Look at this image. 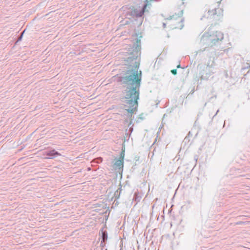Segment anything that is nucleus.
<instances>
[{
	"label": "nucleus",
	"mask_w": 250,
	"mask_h": 250,
	"mask_svg": "<svg viewBox=\"0 0 250 250\" xmlns=\"http://www.w3.org/2000/svg\"><path fill=\"white\" fill-rule=\"evenodd\" d=\"M163 26L164 28H165L166 27V24L165 23H163Z\"/></svg>",
	"instance_id": "ddd939ff"
},
{
	"label": "nucleus",
	"mask_w": 250,
	"mask_h": 250,
	"mask_svg": "<svg viewBox=\"0 0 250 250\" xmlns=\"http://www.w3.org/2000/svg\"><path fill=\"white\" fill-rule=\"evenodd\" d=\"M218 112H219V110H218L217 111V112H216V114H215V115H214V116H215V115L217 114V113H218Z\"/></svg>",
	"instance_id": "2eb2a0df"
},
{
	"label": "nucleus",
	"mask_w": 250,
	"mask_h": 250,
	"mask_svg": "<svg viewBox=\"0 0 250 250\" xmlns=\"http://www.w3.org/2000/svg\"><path fill=\"white\" fill-rule=\"evenodd\" d=\"M107 239V233L106 231H102V241L101 243L104 242Z\"/></svg>",
	"instance_id": "0eeeda50"
},
{
	"label": "nucleus",
	"mask_w": 250,
	"mask_h": 250,
	"mask_svg": "<svg viewBox=\"0 0 250 250\" xmlns=\"http://www.w3.org/2000/svg\"><path fill=\"white\" fill-rule=\"evenodd\" d=\"M124 156H125V153H124V152L122 151L121 153V157L120 158H121V159L124 160Z\"/></svg>",
	"instance_id": "9d476101"
},
{
	"label": "nucleus",
	"mask_w": 250,
	"mask_h": 250,
	"mask_svg": "<svg viewBox=\"0 0 250 250\" xmlns=\"http://www.w3.org/2000/svg\"><path fill=\"white\" fill-rule=\"evenodd\" d=\"M46 155L48 157V158L52 159L58 156H60L61 154L54 149L46 152Z\"/></svg>",
	"instance_id": "20e7f679"
},
{
	"label": "nucleus",
	"mask_w": 250,
	"mask_h": 250,
	"mask_svg": "<svg viewBox=\"0 0 250 250\" xmlns=\"http://www.w3.org/2000/svg\"><path fill=\"white\" fill-rule=\"evenodd\" d=\"M178 25L176 26L174 28H178L180 29H181L184 27V19L181 17L179 16L178 17Z\"/></svg>",
	"instance_id": "423d86ee"
},
{
	"label": "nucleus",
	"mask_w": 250,
	"mask_h": 250,
	"mask_svg": "<svg viewBox=\"0 0 250 250\" xmlns=\"http://www.w3.org/2000/svg\"><path fill=\"white\" fill-rule=\"evenodd\" d=\"M171 72L174 75H176L177 74V70L176 69H173L171 70Z\"/></svg>",
	"instance_id": "9b49d317"
},
{
	"label": "nucleus",
	"mask_w": 250,
	"mask_h": 250,
	"mask_svg": "<svg viewBox=\"0 0 250 250\" xmlns=\"http://www.w3.org/2000/svg\"><path fill=\"white\" fill-rule=\"evenodd\" d=\"M180 67V65H178V66H177V67Z\"/></svg>",
	"instance_id": "f3484780"
},
{
	"label": "nucleus",
	"mask_w": 250,
	"mask_h": 250,
	"mask_svg": "<svg viewBox=\"0 0 250 250\" xmlns=\"http://www.w3.org/2000/svg\"><path fill=\"white\" fill-rule=\"evenodd\" d=\"M134 199H135V201H137L138 202L139 201L140 198L139 197H135L133 198Z\"/></svg>",
	"instance_id": "f8f14e48"
},
{
	"label": "nucleus",
	"mask_w": 250,
	"mask_h": 250,
	"mask_svg": "<svg viewBox=\"0 0 250 250\" xmlns=\"http://www.w3.org/2000/svg\"><path fill=\"white\" fill-rule=\"evenodd\" d=\"M102 158L101 157L97 158L93 160L92 163H100L102 162Z\"/></svg>",
	"instance_id": "6e6552de"
},
{
	"label": "nucleus",
	"mask_w": 250,
	"mask_h": 250,
	"mask_svg": "<svg viewBox=\"0 0 250 250\" xmlns=\"http://www.w3.org/2000/svg\"><path fill=\"white\" fill-rule=\"evenodd\" d=\"M123 160L121 159V158H119V159L117 160L114 163V167L115 168H118L120 169L121 168H122L123 167Z\"/></svg>",
	"instance_id": "39448f33"
},
{
	"label": "nucleus",
	"mask_w": 250,
	"mask_h": 250,
	"mask_svg": "<svg viewBox=\"0 0 250 250\" xmlns=\"http://www.w3.org/2000/svg\"><path fill=\"white\" fill-rule=\"evenodd\" d=\"M223 15V10L219 7H215L209 9L207 12H205L201 20L207 19L210 21L211 22L216 23L217 21L222 19Z\"/></svg>",
	"instance_id": "7ed1b4c3"
},
{
	"label": "nucleus",
	"mask_w": 250,
	"mask_h": 250,
	"mask_svg": "<svg viewBox=\"0 0 250 250\" xmlns=\"http://www.w3.org/2000/svg\"><path fill=\"white\" fill-rule=\"evenodd\" d=\"M128 59L130 60V59H131V58H128Z\"/></svg>",
	"instance_id": "a211bd4d"
},
{
	"label": "nucleus",
	"mask_w": 250,
	"mask_h": 250,
	"mask_svg": "<svg viewBox=\"0 0 250 250\" xmlns=\"http://www.w3.org/2000/svg\"><path fill=\"white\" fill-rule=\"evenodd\" d=\"M138 67L135 61V65L129 69L123 76L119 77V81L122 84L126 85L124 103L125 109L131 113H133L136 109L137 100L139 98L142 73L141 71L139 72Z\"/></svg>",
	"instance_id": "f257e3e1"
},
{
	"label": "nucleus",
	"mask_w": 250,
	"mask_h": 250,
	"mask_svg": "<svg viewBox=\"0 0 250 250\" xmlns=\"http://www.w3.org/2000/svg\"><path fill=\"white\" fill-rule=\"evenodd\" d=\"M246 68H250V64L249 65V66H247L245 67Z\"/></svg>",
	"instance_id": "4468645a"
},
{
	"label": "nucleus",
	"mask_w": 250,
	"mask_h": 250,
	"mask_svg": "<svg viewBox=\"0 0 250 250\" xmlns=\"http://www.w3.org/2000/svg\"><path fill=\"white\" fill-rule=\"evenodd\" d=\"M224 38L223 34L220 31L208 32L202 37L201 42L203 44H207L208 46L215 45Z\"/></svg>",
	"instance_id": "f03ea898"
},
{
	"label": "nucleus",
	"mask_w": 250,
	"mask_h": 250,
	"mask_svg": "<svg viewBox=\"0 0 250 250\" xmlns=\"http://www.w3.org/2000/svg\"><path fill=\"white\" fill-rule=\"evenodd\" d=\"M182 14H183V11H181V15H182Z\"/></svg>",
	"instance_id": "dca6fc26"
},
{
	"label": "nucleus",
	"mask_w": 250,
	"mask_h": 250,
	"mask_svg": "<svg viewBox=\"0 0 250 250\" xmlns=\"http://www.w3.org/2000/svg\"><path fill=\"white\" fill-rule=\"evenodd\" d=\"M167 19L168 20H177L176 15H173L172 16H170Z\"/></svg>",
	"instance_id": "1a4fd4ad"
}]
</instances>
